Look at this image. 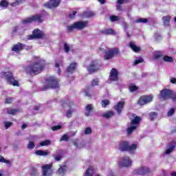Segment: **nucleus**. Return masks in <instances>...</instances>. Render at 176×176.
Listing matches in <instances>:
<instances>
[{
    "label": "nucleus",
    "mask_w": 176,
    "mask_h": 176,
    "mask_svg": "<svg viewBox=\"0 0 176 176\" xmlns=\"http://www.w3.org/2000/svg\"><path fill=\"white\" fill-rule=\"evenodd\" d=\"M43 68H45V61L38 58L34 63L27 66L25 71L26 74H30V75H38V74H41L43 71Z\"/></svg>",
    "instance_id": "1"
},
{
    "label": "nucleus",
    "mask_w": 176,
    "mask_h": 176,
    "mask_svg": "<svg viewBox=\"0 0 176 176\" xmlns=\"http://www.w3.org/2000/svg\"><path fill=\"white\" fill-rule=\"evenodd\" d=\"M60 105L63 108H68V109L66 111V116L67 118H72V113L74 112H76V106L74 102L69 101V100H62L60 101Z\"/></svg>",
    "instance_id": "2"
},
{
    "label": "nucleus",
    "mask_w": 176,
    "mask_h": 176,
    "mask_svg": "<svg viewBox=\"0 0 176 176\" xmlns=\"http://www.w3.org/2000/svg\"><path fill=\"white\" fill-rule=\"evenodd\" d=\"M89 25V22L87 21H77L72 25L67 26V30L69 31V32H71L72 31H74V30H85L86 27Z\"/></svg>",
    "instance_id": "3"
},
{
    "label": "nucleus",
    "mask_w": 176,
    "mask_h": 176,
    "mask_svg": "<svg viewBox=\"0 0 176 176\" xmlns=\"http://www.w3.org/2000/svg\"><path fill=\"white\" fill-rule=\"evenodd\" d=\"M159 98L160 100H169V98H171L175 101L176 95L172 90L164 89L160 91Z\"/></svg>",
    "instance_id": "4"
},
{
    "label": "nucleus",
    "mask_w": 176,
    "mask_h": 176,
    "mask_svg": "<svg viewBox=\"0 0 176 176\" xmlns=\"http://www.w3.org/2000/svg\"><path fill=\"white\" fill-rule=\"evenodd\" d=\"M0 76L1 78H3V79H6L10 85H12V86H19V81L14 80L12 72H2L0 73Z\"/></svg>",
    "instance_id": "5"
},
{
    "label": "nucleus",
    "mask_w": 176,
    "mask_h": 176,
    "mask_svg": "<svg viewBox=\"0 0 176 176\" xmlns=\"http://www.w3.org/2000/svg\"><path fill=\"white\" fill-rule=\"evenodd\" d=\"M45 89H58V81L56 77L50 76L45 80Z\"/></svg>",
    "instance_id": "6"
},
{
    "label": "nucleus",
    "mask_w": 176,
    "mask_h": 176,
    "mask_svg": "<svg viewBox=\"0 0 176 176\" xmlns=\"http://www.w3.org/2000/svg\"><path fill=\"white\" fill-rule=\"evenodd\" d=\"M101 68V61L98 60H94L91 62V63L87 67V69L89 74H94V72H97L98 69Z\"/></svg>",
    "instance_id": "7"
},
{
    "label": "nucleus",
    "mask_w": 176,
    "mask_h": 176,
    "mask_svg": "<svg viewBox=\"0 0 176 176\" xmlns=\"http://www.w3.org/2000/svg\"><path fill=\"white\" fill-rule=\"evenodd\" d=\"M140 122H141V117L135 116L134 119L131 120V126L126 130L128 134H131L133 131L137 130Z\"/></svg>",
    "instance_id": "8"
},
{
    "label": "nucleus",
    "mask_w": 176,
    "mask_h": 176,
    "mask_svg": "<svg viewBox=\"0 0 176 176\" xmlns=\"http://www.w3.org/2000/svg\"><path fill=\"white\" fill-rule=\"evenodd\" d=\"M120 151H127L128 152H134L137 149V144H133L129 145V142H123L120 144Z\"/></svg>",
    "instance_id": "9"
},
{
    "label": "nucleus",
    "mask_w": 176,
    "mask_h": 176,
    "mask_svg": "<svg viewBox=\"0 0 176 176\" xmlns=\"http://www.w3.org/2000/svg\"><path fill=\"white\" fill-rule=\"evenodd\" d=\"M35 21L36 23H42V15L38 14L37 15H33L31 17L27 18L26 19L23 21V24H30V23H32Z\"/></svg>",
    "instance_id": "10"
},
{
    "label": "nucleus",
    "mask_w": 176,
    "mask_h": 176,
    "mask_svg": "<svg viewBox=\"0 0 176 176\" xmlns=\"http://www.w3.org/2000/svg\"><path fill=\"white\" fill-rule=\"evenodd\" d=\"M118 54H119V49L111 48L105 52L104 60H111V58H113Z\"/></svg>",
    "instance_id": "11"
},
{
    "label": "nucleus",
    "mask_w": 176,
    "mask_h": 176,
    "mask_svg": "<svg viewBox=\"0 0 176 176\" xmlns=\"http://www.w3.org/2000/svg\"><path fill=\"white\" fill-rule=\"evenodd\" d=\"M149 173H151V169L147 166H141L133 170L135 175H145V174H149Z\"/></svg>",
    "instance_id": "12"
},
{
    "label": "nucleus",
    "mask_w": 176,
    "mask_h": 176,
    "mask_svg": "<svg viewBox=\"0 0 176 176\" xmlns=\"http://www.w3.org/2000/svg\"><path fill=\"white\" fill-rule=\"evenodd\" d=\"M120 167H130L131 166V160L129 157H124L118 162Z\"/></svg>",
    "instance_id": "13"
},
{
    "label": "nucleus",
    "mask_w": 176,
    "mask_h": 176,
    "mask_svg": "<svg viewBox=\"0 0 176 176\" xmlns=\"http://www.w3.org/2000/svg\"><path fill=\"white\" fill-rule=\"evenodd\" d=\"M52 164H45L42 166L43 170V176H50L53 174V171L52 170Z\"/></svg>",
    "instance_id": "14"
},
{
    "label": "nucleus",
    "mask_w": 176,
    "mask_h": 176,
    "mask_svg": "<svg viewBox=\"0 0 176 176\" xmlns=\"http://www.w3.org/2000/svg\"><path fill=\"white\" fill-rule=\"evenodd\" d=\"M43 36V32L39 29L33 31V34L29 36V39H41Z\"/></svg>",
    "instance_id": "15"
},
{
    "label": "nucleus",
    "mask_w": 176,
    "mask_h": 176,
    "mask_svg": "<svg viewBox=\"0 0 176 176\" xmlns=\"http://www.w3.org/2000/svg\"><path fill=\"white\" fill-rule=\"evenodd\" d=\"M61 3V0H50L47 3L45 4L47 8L52 9V8H57Z\"/></svg>",
    "instance_id": "16"
},
{
    "label": "nucleus",
    "mask_w": 176,
    "mask_h": 176,
    "mask_svg": "<svg viewBox=\"0 0 176 176\" xmlns=\"http://www.w3.org/2000/svg\"><path fill=\"white\" fill-rule=\"evenodd\" d=\"M123 108H124V102H118L114 107V109L117 111L118 115L122 113Z\"/></svg>",
    "instance_id": "17"
},
{
    "label": "nucleus",
    "mask_w": 176,
    "mask_h": 176,
    "mask_svg": "<svg viewBox=\"0 0 176 176\" xmlns=\"http://www.w3.org/2000/svg\"><path fill=\"white\" fill-rule=\"evenodd\" d=\"M118 70H116V69L115 68H113L110 72V76H109L110 80H113L114 82L118 80Z\"/></svg>",
    "instance_id": "18"
},
{
    "label": "nucleus",
    "mask_w": 176,
    "mask_h": 176,
    "mask_svg": "<svg viewBox=\"0 0 176 176\" xmlns=\"http://www.w3.org/2000/svg\"><path fill=\"white\" fill-rule=\"evenodd\" d=\"M24 49V44L21 43H18L16 45H14L12 47V52H16L19 53V52H21Z\"/></svg>",
    "instance_id": "19"
},
{
    "label": "nucleus",
    "mask_w": 176,
    "mask_h": 176,
    "mask_svg": "<svg viewBox=\"0 0 176 176\" xmlns=\"http://www.w3.org/2000/svg\"><path fill=\"white\" fill-rule=\"evenodd\" d=\"M76 63H73L72 64H70L69 65V67L67 68V72L68 74H72L74 72H75V69H76Z\"/></svg>",
    "instance_id": "20"
},
{
    "label": "nucleus",
    "mask_w": 176,
    "mask_h": 176,
    "mask_svg": "<svg viewBox=\"0 0 176 176\" xmlns=\"http://www.w3.org/2000/svg\"><path fill=\"white\" fill-rule=\"evenodd\" d=\"M96 14L92 11H87L82 14L81 17H85V19H89L90 17H94Z\"/></svg>",
    "instance_id": "21"
},
{
    "label": "nucleus",
    "mask_w": 176,
    "mask_h": 176,
    "mask_svg": "<svg viewBox=\"0 0 176 176\" xmlns=\"http://www.w3.org/2000/svg\"><path fill=\"white\" fill-rule=\"evenodd\" d=\"M102 33L104 35H116V31L113 30V29H105L102 31Z\"/></svg>",
    "instance_id": "22"
},
{
    "label": "nucleus",
    "mask_w": 176,
    "mask_h": 176,
    "mask_svg": "<svg viewBox=\"0 0 176 176\" xmlns=\"http://www.w3.org/2000/svg\"><path fill=\"white\" fill-rule=\"evenodd\" d=\"M93 109V104H87L85 107V116H90V113H91Z\"/></svg>",
    "instance_id": "23"
},
{
    "label": "nucleus",
    "mask_w": 176,
    "mask_h": 176,
    "mask_svg": "<svg viewBox=\"0 0 176 176\" xmlns=\"http://www.w3.org/2000/svg\"><path fill=\"white\" fill-rule=\"evenodd\" d=\"M55 162H60L63 159V155L60 154V151H57L55 153L52 155Z\"/></svg>",
    "instance_id": "24"
},
{
    "label": "nucleus",
    "mask_w": 176,
    "mask_h": 176,
    "mask_svg": "<svg viewBox=\"0 0 176 176\" xmlns=\"http://www.w3.org/2000/svg\"><path fill=\"white\" fill-rule=\"evenodd\" d=\"M129 47H131V49H132V50H133V52H140V50H141L140 47L137 46L134 41H131L129 43Z\"/></svg>",
    "instance_id": "25"
},
{
    "label": "nucleus",
    "mask_w": 176,
    "mask_h": 176,
    "mask_svg": "<svg viewBox=\"0 0 176 176\" xmlns=\"http://www.w3.org/2000/svg\"><path fill=\"white\" fill-rule=\"evenodd\" d=\"M175 150V145L174 144H169L167 146V149L165 152V155H170L172 152H174Z\"/></svg>",
    "instance_id": "26"
},
{
    "label": "nucleus",
    "mask_w": 176,
    "mask_h": 176,
    "mask_svg": "<svg viewBox=\"0 0 176 176\" xmlns=\"http://www.w3.org/2000/svg\"><path fill=\"white\" fill-rule=\"evenodd\" d=\"M93 174H94V168L89 166L84 174V176H93Z\"/></svg>",
    "instance_id": "27"
},
{
    "label": "nucleus",
    "mask_w": 176,
    "mask_h": 176,
    "mask_svg": "<svg viewBox=\"0 0 176 176\" xmlns=\"http://www.w3.org/2000/svg\"><path fill=\"white\" fill-rule=\"evenodd\" d=\"M115 116V113L112 111H109L103 113L102 116L103 118H105L106 119H109V118H112V116Z\"/></svg>",
    "instance_id": "28"
},
{
    "label": "nucleus",
    "mask_w": 176,
    "mask_h": 176,
    "mask_svg": "<svg viewBox=\"0 0 176 176\" xmlns=\"http://www.w3.org/2000/svg\"><path fill=\"white\" fill-rule=\"evenodd\" d=\"M35 155H37L38 156H47L49 153L46 151L37 150L35 151Z\"/></svg>",
    "instance_id": "29"
},
{
    "label": "nucleus",
    "mask_w": 176,
    "mask_h": 176,
    "mask_svg": "<svg viewBox=\"0 0 176 176\" xmlns=\"http://www.w3.org/2000/svg\"><path fill=\"white\" fill-rule=\"evenodd\" d=\"M30 173L31 176H37L39 175V173L38 172V168L35 167L30 168Z\"/></svg>",
    "instance_id": "30"
},
{
    "label": "nucleus",
    "mask_w": 176,
    "mask_h": 176,
    "mask_svg": "<svg viewBox=\"0 0 176 176\" xmlns=\"http://www.w3.org/2000/svg\"><path fill=\"white\" fill-rule=\"evenodd\" d=\"M5 111L7 112L8 115H15V113H17V112L19 111L17 109H9V108L6 109Z\"/></svg>",
    "instance_id": "31"
},
{
    "label": "nucleus",
    "mask_w": 176,
    "mask_h": 176,
    "mask_svg": "<svg viewBox=\"0 0 176 176\" xmlns=\"http://www.w3.org/2000/svg\"><path fill=\"white\" fill-rule=\"evenodd\" d=\"M66 171H67L66 165L60 166L58 170V174H60V175H63V174L65 173Z\"/></svg>",
    "instance_id": "32"
},
{
    "label": "nucleus",
    "mask_w": 176,
    "mask_h": 176,
    "mask_svg": "<svg viewBox=\"0 0 176 176\" xmlns=\"http://www.w3.org/2000/svg\"><path fill=\"white\" fill-rule=\"evenodd\" d=\"M74 145L78 149H82L85 146V142H74Z\"/></svg>",
    "instance_id": "33"
},
{
    "label": "nucleus",
    "mask_w": 176,
    "mask_h": 176,
    "mask_svg": "<svg viewBox=\"0 0 176 176\" xmlns=\"http://www.w3.org/2000/svg\"><path fill=\"white\" fill-rule=\"evenodd\" d=\"M171 17L170 16H165L162 18L164 25H170V19Z\"/></svg>",
    "instance_id": "34"
},
{
    "label": "nucleus",
    "mask_w": 176,
    "mask_h": 176,
    "mask_svg": "<svg viewBox=\"0 0 176 176\" xmlns=\"http://www.w3.org/2000/svg\"><path fill=\"white\" fill-rule=\"evenodd\" d=\"M151 120H155V119H157V113L155 111H152L149 113Z\"/></svg>",
    "instance_id": "35"
},
{
    "label": "nucleus",
    "mask_w": 176,
    "mask_h": 176,
    "mask_svg": "<svg viewBox=\"0 0 176 176\" xmlns=\"http://www.w3.org/2000/svg\"><path fill=\"white\" fill-rule=\"evenodd\" d=\"M63 65V58H61V60L58 62H56L55 63V67L56 68H58V74H60V72H61V70L60 69V66Z\"/></svg>",
    "instance_id": "36"
},
{
    "label": "nucleus",
    "mask_w": 176,
    "mask_h": 176,
    "mask_svg": "<svg viewBox=\"0 0 176 176\" xmlns=\"http://www.w3.org/2000/svg\"><path fill=\"white\" fill-rule=\"evenodd\" d=\"M144 98V101L146 102V104H149V102H152V100H153V98L151 96H143Z\"/></svg>",
    "instance_id": "37"
},
{
    "label": "nucleus",
    "mask_w": 176,
    "mask_h": 176,
    "mask_svg": "<svg viewBox=\"0 0 176 176\" xmlns=\"http://www.w3.org/2000/svg\"><path fill=\"white\" fill-rule=\"evenodd\" d=\"M109 19H110V21H112V22L119 21V20H120V17L115 15L110 16Z\"/></svg>",
    "instance_id": "38"
},
{
    "label": "nucleus",
    "mask_w": 176,
    "mask_h": 176,
    "mask_svg": "<svg viewBox=\"0 0 176 176\" xmlns=\"http://www.w3.org/2000/svg\"><path fill=\"white\" fill-rule=\"evenodd\" d=\"M135 23H143V24H146L148 23V19H142V18H140L138 19H137Z\"/></svg>",
    "instance_id": "39"
},
{
    "label": "nucleus",
    "mask_w": 176,
    "mask_h": 176,
    "mask_svg": "<svg viewBox=\"0 0 176 176\" xmlns=\"http://www.w3.org/2000/svg\"><path fill=\"white\" fill-rule=\"evenodd\" d=\"M64 50L65 53H69V50H71V45L69 44L65 43L64 44Z\"/></svg>",
    "instance_id": "40"
},
{
    "label": "nucleus",
    "mask_w": 176,
    "mask_h": 176,
    "mask_svg": "<svg viewBox=\"0 0 176 176\" xmlns=\"http://www.w3.org/2000/svg\"><path fill=\"white\" fill-rule=\"evenodd\" d=\"M163 60L166 63H173V57L168 56H164Z\"/></svg>",
    "instance_id": "41"
},
{
    "label": "nucleus",
    "mask_w": 176,
    "mask_h": 176,
    "mask_svg": "<svg viewBox=\"0 0 176 176\" xmlns=\"http://www.w3.org/2000/svg\"><path fill=\"white\" fill-rule=\"evenodd\" d=\"M0 163H5L6 164H10V161L6 160L3 156L0 155Z\"/></svg>",
    "instance_id": "42"
},
{
    "label": "nucleus",
    "mask_w": 176,
    "mask_h": 176,
    "mask_svg": "<svg viewBox=\"0 0 176 176\" xmlns=\"http://www.w3.org/2000/svg\"><path fill=\"white\" fill-rule=\"evenodd\" d=\"M138 104H139V105H145V104H146V102H145L144 96L140 98Z\"/></svg>",
    "instance_id": "43"
},
{
    "label": "nucleus",
    "mask_w": 176,
    "mask_h": 176,
    "mask_svg": "<svg viewBox=\"0 0 176 176\" xmlns=\"http://www.w3.org/2000/svg\"><path fill=\"white\" fill-rule=\"evenodd\" d=\"M34 148H35V143H34L32 141H30L28 144V149L32 150Z\"/></svg>",
    "instance_id": "44"
},
{
    "label": "nucleus",
    "mask_w": 176,
    "mask_h": 176,
    "mask_svg": "<svg viewBox=\"0 0 176 176\" xmlns=\"http://www.w3.org/2000/svg\"><path fill=\"white\" fill-rule=\"evenodd\" d=\"M101 105L103 108H105V107H107V105H109V100H102Z\"/></svg>",
    "instance_id": "45"
},
{
    "label": "nucleus",
    "mask_w": 176,
    "mask_h": 176,
    "mask_svg": "<svg viewBox=\"0 0 176 176\" xmlns=\"http://www.w3.org/2000/svg\"><path fill=\"white\" fill-rule=\"evenodd\" d=\"M140 63H144V58H137L134 63H133V65H137L138 64H140Z\"/></svg>",
    "instance_id": "46"
},
{
    "label": "nucleus",
    "mask_w": 176,
    "mask_h": 176,
    "mask_svg": "<svg viewBox=\"0 0 176 176\" xmlns=\"http://www.w3.org/2000/svg\"><path fill=\"white\" fill-rule=\"evenodd\" d=\"M69 140V136L67 134H65L62 136L60 141H66L68 142Z\"/></svg>",
    "instance_id": "47"
},
{
    "label": "nucleus",
    "mask_w": 176,
    "mask_h": 176,
    "mask_svg": "<svg viewBox=\"0 0 176 176\" xmlns=\"http://www.w3.org/2000/svg\"><path fill=\"white\" fill-rule=\"evenodd\" d=\"M41 146H46L47 145H50V140H45L43 142H40Z\"/></svg>",
    "instance_id": "48"
},
{
    "label": "nucleus",
    "mask_w": 176,
    "mask_h": 176,
    "mask_svg": "<svg viewBox=\"0 0 176 176\" xmlns=\"http://www.w3.org/2000/svg\"><path fill=\"white\" fill-rule=\"evenodd\" d=\"M63 126L61 125H57V126H54L52 127V130L53 131H58V130H61Z\"/></svg>",
    "instance_id": "49"
},
{
    "label": "nucleus",
    "mask_w": 176,
    "mask_h": 176,
    "mask_svg": "<svg viewBox=\"0 0 176 176\" xmlns=\"http://www.w3.org/2000/svg\"><path fill=\"white\" fill-rule=\"evenodd\" d=\"M175 113V108H171L170 111H168L167 116H173L174 113Z\"/></svg>",
    "instance_id": "50"
},
{
    "label": "nucleus",
    "mask_w": 176,
    "mask_h": 176,
    "mask_svg": "<svg viewBox=\"0 0 176 176\" xmlns=\"http://www.w3.org/2000/svg\"><path fill=\"white\" fill-rule=\"evenodd\" d=\"M162 57V53L159 52H156L154 53V58L155 60H157Z\"/></svg>",
    "instance_id": "51"
},
{
    "label": "nucleus",
    "mask_w": 176,
    "mask_h": 176,
    "mask_svg": "<svg viewBox=\"0 0 176 176\" xmlns=\"http://www.w3.org/2000/svg\"><path fill=\"white\" fill-rule=\"evenodd\" d=\"M93 133V131H91V128L87 127L85 130V134L88 135L89 134H91Z\"/></svg>",
    "instance_id": "52"
},
{
    "label": "nucleus",
    "mask_w": 176,
    "mask_h": 176,
    "mask_svg": "<svg viewBox=\"0 0 176 176\" xmlns=\"http://www.w3.org/2000/svg\"><path fill=\"white\" fill-rule=\"evenodd\" d=\"M138 87L134 85H131L129 86V90L130 91H135V90H138Z\"/></svg>",
    "instance_id": "53"
},
{
    "label": "nucleus",
    "mask_w": 176,
    "mask_h": 176,
    "mask_svg": "<svg viewBox=\"0 0 176 176\" xmlns=\"http://www.w3.org/2000/svg\"><path fill=\"white\" fill-rule=\"evenodd\" d=\"M12 124H13V123L10 122H4V126L6 129H9V127L12 126Z\"/></svg>",
    "instance_id": "54"
},
{
    "label": "nucleus",
    "mask_w": 176,
    "mask_h": 176,
    "mask_svg": "<svg viewBox=\"0 0 176 176\" xmlns=\"http://www.w3.org/2000/svg\"><path fill=\"white\" fill-rule=\"evenodd\" d=\"M8 1H6V0H3L0 3V6L6 7L8 6Z\"/></svg>",
    "instance_id": "55"
},
{
    "label": "nucleus",
    "mask_w": 176,
    "mask_h": 176,
    "mask_svg": "<svg viewBox=\"0 0 176 176\" xmlns=\"http://www.w3.org/2000/svg\"><path fill=\"white\" fill-rule=\"evenodd\" d=\"M21 2V0H16L15 2H13L11 6H18V5H20V3Z\"/></svg>",
    "instance_id": "56"
},
{
    "label": "nucleus",
    "mask_w": 176,
    "mask_h": 176,
    "mask_svg": "<svg viewBox=\"0 0 176 176\" xmlns=\"http://www.w3.org/2000/svg\"><path fill=\"white\" fill-rule=\"evenodd\" d=\"M12 102H13L12 98H8L6 99V104H12Z\"/></svg>",
    "instance_id": "57"
},
{
    "label": "nucleus",
    "mask_w": 176,
    "mask_h": 176,
    "mask_svg": "<svg viewBox=\"0 0 176 176\" xmlns=\"http://www.w3.org/2000/svg\"><path fill=\"white\" fill-rule=\"evenodd\" d=\"M91 85L92 86H97V85H98V79L96 78V79L93 80V81L91 82Z\"/></svg>",
    "instance_id": "58"
},
{
    "label": "nucleus",
    "mask_w": 176,
    "mask_h": 176,
    "mask_svg": "<svg viewBox=\"0 0 176 176\" xmlns=\"http://www.w3.org/2000/svg\"><path fill=\"white\" fill-rule=\"evenodd\" d=\"M76 15V12L74 11L72 14H69V19H75V16Z\"/></svg>",
    "instance_id": "59"
},
{
    "label": "nucleus",
    "mask_w": 176,
    "mask_h": 176,
    "mask_svg": "<svg viewBox=\"0 0 176 176\" xmlns=\"http://www.w3.org/2000/svg\"><path fill=\"white\" fill-rule=\"evenodd\" d=\"M170 83H173V85H176V78L174 77H172L170 78Z\"/></svg>",
    "instance_id": "60"
},
{
    "label": "nucleus",
    "mask_w": 176,
    "mask_h": 176,
    "mask_svg": "<svg viewBox=\"0 0 176 176\" xmlns=\"http://www.w3.org/2000/svg\"><path fill=\"white\" fill-rule=\"evenodd\" d=\"M98 1L100 2V5H104V3H107L105 0H98Z\"/></svg>",
    "instance_id": "61"
},
{
    "label": "nucleus",
    "mask_w": 176,
    "mask_h": 176,
    "mask_svg": "<svg viewBox=\"0 0 176 176\" xmlns=\"http://www.w3.org/2000/svg\"><path fill=\"white\" fill-rule=\"evenodd\" d=\"M124 2V0H118L117 3H118V5H123Z\"/></svg>",
    "instance_id": "62"
},
{
    "label": "nucleus",
    "mask_w": 176,
    "mask_h": 176,
    "mask_svg": "<svg viewBox=\"0 0 176 176\" xmlns=\"http://www.w3.org/2000/svg\"><path fill=\"white\" fill-rule=\"evenodd\" d=\"M76 133H78V131H72L70 133V135H72V136L76 135Z\"/></svg>",
    "instance_id": "63"
},
{
    "label": "nucleus",
    "mask_w": 176,
    "mask_h": 176,
    "mask_svg": "<svg viewBox=\"0 0 176 176\" xmlns=\"http://www.w3.org/2000/svg\"><path fill=\"white\" fill-rule=\"evenodd\" d=\"M171 176H176V172H173L171 173Z\"/></svg>",
    "instance_id": "64"
}]
</instances>
